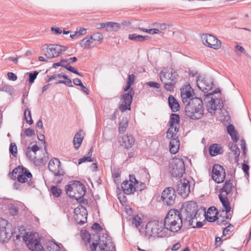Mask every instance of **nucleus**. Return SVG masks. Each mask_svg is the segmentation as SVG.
Instances as JSON below:
<instances>
[{
  "label": "nucleus",
  "mask_w": 251,
  "mask_h": 251,
  "mask_svg": "<svg viewBox=\"0 0 251 251\" xmlns=\"http://www.w3.org/2000/svg\"><path fill=\"white\" fill-rule=\"evenodd\" d=\"M180 212L183 218L184 225L190 226L193 228H200L203 225L201 222L198 221L201 214H202V211H200L198 209L196 202L190 201L186 203Z\"/></svg>",
  "instance_id": "nucleus-1"
},
{
  "label": "nucleus",
  "mask_w": 251,
  "mask_h": 251,
  "mask_svg": "<svg viewBox=\"0 0 251 251\" xmlns=\"http://www.w3.org/2000/svg\"><path fill=\"white\" fill-rule=\"evenodd\" d=\"M183 223V218L181 213L177 209H173L166 214L163 224L165 230L176 233L181 229Z\"/></svg>",
  "instance_id": "nucleus-2"
},
{
  "label": "nucleus",
  "mask_w": 251,
  "mask_h": 251,
  "mask_svg": "<svg viewBox=\"0 0 251 251\" xmlns=\"http://www.w3.org/2000/svg\"><path fill=\"white\" fill-rule=\"evenodd\" d=\"M186 115L192 120L201 119L204 114V107L201 99L195 97L189 100L185 106Z\"/></svg>",
  "instance_id": "nucleus-3"
},
{
  "label": "nucleus",
  "mask_w": 251,
  "mask_h": 251,
  "mask_svg": "<svg viewBox=\"0 0 251 251\" xmlns=\"http://www.w3.org/2000/svg\"><path fill=\"white\" fill-rule=\"evenodd\" d=\"M178 75L176 72L171 68H164L160 73V79L164 84L165 89L169 92L174 90Z\"/></svg>",
  "instance_id": "nucleus-4"
},
{
  "label": "nucleus",
  "mask_w": 251,
  "mask_h": 251,
  "mask_svg": "<svg viewBox=\"0 0 251 251\" xmlns=\"http://www.w3.org/2000/svg\"><path fill=\"white\" fill-rule=\"evenodd\" d=\"M65 191L71 198H75L79 202L83 201L86 193L85 186L79 181H71L66 186Z\"/></svg>",
  "instance_id": "nucleus-5"
},
{
  "label": "nucleus",
  "mask_w": 251,
  "mask_h": 251,
  "mask_svg": "<svg viewBox=\"0 0 251 251\" xmlns=\"http://www.w3.org/2000/svg\"><path fill=\"white\" fill-rule=\"evenodd\" d=\"M92 251H112L114 246L110 237L102 236L98 240L92 242L90 237L88 240Z\"/></svg>",
  "instance_id": "nucleus-6"
},
{
  "label": "nucleus",
  "mask_w": 251,
  "mask_h": 251,
  "mask_svg": "<svg viewBox=\"0 0 251 251\" xmlns=\"http://www.w3.org/2000/svg\"><path fill=\"white\" fill-rule=\"evenodd\" d=\"M146 234L148 236L162 237L165 236V228L161 221H152L148 223L145 227Z\"/></svg>",
  "instance_id": "nucleus-7"
},
{
  "label": "nucleus",
  "mask_w": 251,
  "mask_h": 251,
  "mask_svg": "<svg viewBox=\"0 0 251 251\" xmlns=\"http://www.w3.org/2000/svg\"><path fill=\"white\" fill-rule=\"evenodd\" d=\"M139 182L133 176H129V180L124 181L121 185L122 189L125 194L130 195L135 191H141L146 187L145 184H142L141 187H138Z\"/></svg>",
  "instance_id": "nucleus-8"
},
{
  "label": "nucleus",
  "mask_w": 251,
  "mask_h": 251,
  "mask_svg": "<svg viewBox=\"0 0 251 251\" xmlns=\"http://www.w3.org/2000/svg\"><path fill=\"white\" fill-rule=\"evenodd\" d=\"M37 233H27L24 236L23 239L27 247L32 251H45L38 239Z\"/></svg>",
  "instance_id": "nucleus-9"
},
{
  "label": "nucleus",
  "mask_w": 251,
  "mask_h": 251,
  "mask_svg": "<svg viewBox=\"0 0 251 251\" xmlns=\"http://www.w3.org/2000/svg\"><path fill=\"white\" fill-rule=\"evenodd\" d=\"M131 85L129 84H126V86L124 88L125 91L128 90L127 93L123 94L121 98V104L119 106V109L122 112H124L126 110L130 109V104L132 102V97L134 94V92Z\"/></svg>",
  "instance_id": "nucleus-10"
},
{
  "label": "nucleus",
  "mask_w": 251,
  "mask_h": 251,
  "mask_svg": "<svg viewBox=\"0 0 251 251\" xmlns=\"http://www.w3.org/2000/svg\"><path fill=\"white\" fill-rule=\"evenodd\" d=\"M185 168L182 159L175 158L170 167V173L174 177H180L185 173Z\"/></svg>",
  "instance_id": "nucleus-11"
},
{
  "label": "nucleus",
  "mask_w": 251,
  "mask_h": 251,
  "mask_svg": "<svg viewBox=\"0 0 251 251\" xmlns=\"http://www.w3.org/2000/svg\"><path fill=\"white\" fill-rule=\"evenodd\" d=\"M12 174L13 176L18 174L17 180L19 182L25 183L27 181L28 186L32 185L33 181L31 179L32 176L31 173L23 166H19L14 169L12 171Z\"/></svg>",
  "instance_id": "nucleus-12"
},
{
  "label": "nucleus",
  "mask_w": 251,
  "mask_h": 251,
  "mask_svg": "<svg viewBox=\"0 0 251 251\" xmlns=\"http://www.w3.org/2000/svg\"><path fill=\"white\" fill-rule=\"evenodd\" d=\"M180 117L176 114H172L170 116L169 124V128L167 132V137H175L177 135L179 129Z\"/></svg>",
  "instance_id": "nucleus-13"
},
{
  "label": "nucleus",
  "mask_w": 251,
  "mask_h": 251,
  "mask_svg": "<svg viewBox=\"0 0 251 251\" xmlns=\"http://www.w3.org/2000/svg\"><path fill=\"white\" fill-rule=\"evenodd\" d=\"M212 95V93L207 94L206 106L208 112L211 114H214L218 108L221 109L223 107V102L220 99H215L213 97H210Z\"/></svg>",
  "instance_id": "nucleus-14"
},
{
  "label": "nucleus",
  "mask_w": 251,
  "mask_h": 251,
  "mask_svg": "<svg viewBox=\"0 0 251 251\" xmlns=\"http://www.w3.org/2000/svg\"><path fill=\"white\" fill-rule=\"evenodd\" d=\"M176 198L175 191L172 187L166 188L162 193L161 200L167 206L173 205L175 203Z\"/></svg>",
  "instance_id": "nucleus-15"
},
{
  "label": "nucleus",
  "mask_w": 251,
  "mask_h": 251,
  "mask_svg": "<svg viewBox=\"0 0 251 251\" xmlns=\"http://www.w3.org/2000/svg\"><path fill=\"white\" fill-rule=\"evenodd\" d=\"M226 176L225 170L224 167L219 164H215L212 168V177L217 183L223 182Z\"/></svg>",
  "instance_id": "nucleus-16"
},
{
  "label": "nucleus",
  "mask_w": 251,
  "mask_h": 251,
  "mask_svg": "<svg viewBox=\"0 0 251 251\" xmlns=\"http://www.w3.org/2000/svg\"><path fill=\"white\" fill-rule=\"evenodd\" d=\"M176 190L177 193L182 198H186L190 193L189 181L186 178L180 179L177 182Z\"/></svg>",
  "instance_id": "nucleus-17"
},
{
  "label": "nucleus",
  "mask_w": 251,
  "mask_h": 251,
  "mask_svg": "<svg viewBox=\"0 0 251 251\" xmlns=\"http://www.w3.org/2000/svg\"><path fill=\"white\" fill-rule=\"evenodd\" d=\"M201 40L205 46L215 49L221 47V41L214 36L209 34H203L201 36Z\"/></svg>",
  "instance_id": "nucleus-18"
},
{
  "label": "nucleus",
  "mask_w": 251,
  "mask_h": 251,
  "mask_svg": "<svg viewBox=\"0 0 251 251\" xmlns=\"http://www.w3.org/2000/svg\"><path fill=\"white\" fill-rule=\"evenodd\" d=\"M66 48L59 45H50L47 48L46 56L49 58H52L59 56L62 51H65Z\"/></svg>",
  "instance_id": "nucleus-19"
},
{
  "label": "nucleus",
  "mask_w": 251,
  "mask_h": 251,
  "mask_svg": "<svg viewBox=\"0 0 251 251\" xmlns=\"http://www.w3.org/2000/svg\"><path fill=\"white\" fill-rule=\"evenodd\" d=\"M74 219L79 225H83L87 222V211L83 206H79L75 209Z\"/></svg>",
  "instance_id": "nucleus-20"
},
{
  "label": "nucleus",
  "mask_w": 251,
  "mask_h": 251,
  "mask_svg": "<svg viewBox=\"0 0 251 251\" xmlns=\"http://www.w3.org/2000/svg\"><path fill=\"white\" fill-rule=\"evenodd\" d=\"M60 165L61 163L59 159L54 158L50 160L48 164V168L55 176H60L64 174V171L61 168Z\"/></svg>",
  "instance_id": "nucleus-21"
},
{
  "label": "nucleus",
  "mask_w": 251,
  "mask_h": 251,
  "mask_svg": "<svg viewBox=\"0 0 251 251\" xmlns=\"http://www.w3.org/2000/svg\"><path fill=\"white\" fill-rule=\"evenodd\" d=\"M7 221L0 218V242H7L11 238V233L6 228Z\"/></svg>",
  "instance_id": "nucleus-22"
},
{
  "label": "nucleus",
  "mask_w": 251,
  "mask_h": 251,
  "mask_svg": "<svg viewBox=\"0 0 251 251\" xmlns=\"http://www.w3.org/2000/svg\"><path fill=\"white\" fill-rule=\"evenodd\" d=\"M181 97L182 101L184 104L187 103L193 97L194 91L193 89L190 85H186L181 89Z\"/></svg>",
  "instance_id": "nucleus-23"
},
{
  "label": "nucleus",
  "mask_w": 251,
  "mask_h": 251,
  "mask_svg": "<svg viewBox=\"0 0 251 251\" xmlns=\"http://www.w3.org/2000/svg\"><path fill=\"white\" fill-rule=\"evenodd\" d=\"M197 85L201 90L205 93L206 91L212 89L213 83L205 78L200 79L199 78L197 81Z\"/></svg>",
  "instance_id": "nucleus-24"
},
{
  "label": "nucleus",
  "mask_w": 251,
  "mask_h": 251,
  "mask_svg": "<svg viewBox=\"0 0 251 251\" xmlns=\"http://www.w3.org/2000/svg\"><path fill=\"white\" fill-rule=\"evenodd\" d=\"M171 139L170 142V151L172 154H176L179 148V140L177 135L175 137H169Z\"/></svg>",
  "instance_id": "nucleus-25"
},
{
  "label": "nucleus",
  "mask_w": 251,
  "mask_h": 251,
  "mask_svg": "<svg viewBox=\"0 0 251 251\" xmlns=\"http://www.w3.org/2000/svg\"><path fill=\"white\" fill-rule=\"evenodd\" d=\"M79 45L82 48L85 50H89L96 46L93 40L91 39L89 35L86 36L84 38L81 40Z\"/></svg>",
  "instance_id": "nucleus-26"
},
{
  "label": "nucleus",
  "mask_w": 251,
  "mask_h": 251,
  "mask_svg": "<svg viewBox=\"0 0 251 251\" xmlns=\"http://www.w3.org/2000/svg\"><path fill=\"white\" fill-rule=\"evenodd\" d=\"M219 198L222 205L225 209L226 214L229 213L231 210L230 202L227 196L224 195V194H220L219 195Z\"/></svg>",
  "instance_id": "nucleus-27"
},
{
  "label": "nucleus",
  "mask_w": 251,
  "mask_h": 251,
  "mask_svg": "<svg viewBox=\"0 0 251 251\" xmlns=\"http://www.w3.org/2000/svg\"><path fill=\"white\" fill-rule=\"evenodd\" d=\"M209 151L210 155L212 156L222 154L223 152L221 145L217 144H214L211 145L209 147Z\"/></svg>",
  "instance_id": "nucleus-28"
},
{
  "label": "nucleus",
  "mask_w": 251,
  "mask_h": 251,
  "mask_svg": "<svg viewBox=\"0 0 251 251\" xmlns=\"http://www.w3.org/2000/svg\"><path fill=\"white\" fill-rule=\"evenodd\" d=\"M168 103L171 110L175 112L179 110V104L177 100L172 95H170L168 98Z\"/></svg>",
  "instance_id": "nucleus-29"
},
{
  "label": "nucleus",
  "mask_w": 251,
  "mask_h": 251,
  "mask_svg": "<svg viewBox=\"0 0 251 251\" xmlns=\"http://www.w3.org/2000/svg\"><path fill=\"white\" fill-rule=\"evenodd\" d=\"M233 187L231 180H226L224 186L220 190V194H224V195L227 196L231 192Z\"/></svg>",
  "instance_id": "nucleus-30"
},
{
  "label": "nucleus",
  "mask_w": 251,
  "mask_h": 251,
  "mask_svg": "<svg viewBox=\"0 0 251 251\" xmlns=\"http://www.w3.org/2000/svg\"><path fill=\"white\" fill-rule=\"evenodd\" d=\"M123 145L126 149L130 148L134 143V140L131 135H125L122 137Z\"/></svg>",
  "instance_id": "nucleus-31"
},
{
  "label": "nucleus",
  "mask_w": 251,
  "mask_h": 251,
  "mask_svg": "<svg viewBox=\"0 0 251 251\" xmlns=\"http://www.w3.org/2000/svg\"><path fill=\"white\" fill-rule=\"evenodd\" d=\"M228 147L231 151L233 152L235 161H238L240 154V149L235 144L231 142L229 143Z\"/></svg>",
  "instance_id": "nucleus-32"
},
{
  "label": "nucleus",
  "mask_w": 251,
  "mask_h": 251,
  "mask_svg": "<svg viewBox=\"0 0 251 251\" xmlns=\"http://www.w3.org/2000/svg\"><path fill=\"white\" fill-rule=\"evenodd\" d=\"M83 139V137L80 133L77 132L75 134L73 139V144L75 149L77 150L79 148L82 142Z\"/></svg>",
  "instance_id": "nucleus-33"
},
{
  "label": "nucleus",
  "mask_w": 251,
  "mask_h": 251,
  "mask_svg": "<svg viewBox=\"0 0 251 251\" xmlns=\"http://www.w3.org/2000/svg\"><path fill=\"white\" fill-rule=\"evenodd\" d=\"M149 37L148 36H142L137 34H129L128 38L131 40L135 42H143L148 39Z\"/></svg>",
  "instance_id": "nucleus-34"
},
{
  "label": "nucleus",
  "mask_w": 251,
  "mask_h": 251,
  "mask_svg": "<svg viewBox=\"0 0 251 251\" xmlns=\"http://www.w3.org/2000/svg\"><path fill=\"white\" fill-rule=\"evenodd\" d=\"M227 133L230 135L232 140L234 142H237L238 140V138L237 137V134L235 130L234 126L232 125H228L227 127Z\"/></svg>",
  "instance_id": "nucleus-35"
},
{
  "label": "nucleus",
  "mask_w": 251,
  "mask_h": 251,
  "mask_svg": "<svg viewBox=\"0 0 251 251\" xmlns=\"http://www.w3.org/2000/svg\"><path fill=\"white\" fill-rule=\"evenodd\" d=\"M96 46L101 43L103 36L100 33H96L90 36Z\"/></svg>",
  "instance_id": "nucleus-36"
},
{
  "label": "nucleus",
  "mask_w": 251,
  "mask_h": 251,
  "mask_svg": "<svg viewBox=\"0 0 251 251\" xmlns=\"http://www.w3.org/2000/svg\"><path fill=\"white\" fill-rule=\"evenodd\" d=\"M128 125L127 118H123L119 124V131L120 133H123L126 129Z\"/></svg>",
  "instance_id": "nucleus-37"
},
{
  "label": "nucleus",
  "mask_w": 251,
  "mask_h": 251,
  "mask_svg": "<svg viewBox=\"0 0 251 251\" xmlns=\"http://www.w3.org/2000/svg\"><path fill=\"white\" fill-rule=\"evenodd\" d=\"M211 211H212V207H210L207 210V214L205 215V214H202L205 216V218L207 220L208 222H214L217 219L218 220H219V218L216 217L215 215L211 216ZM218 222H219V221H218Z\"/></svg>",
  "instance_id": "nucleus-38"
},
{
  "label": "nucleus",
  "mask_w": 251,
  "mask_h": 251,
  "mask_svg": "<svg viewBox=\"0 0 251 251\" xmlns=\"http://www.w3.org/2000/svg\"><path fill=\"white\" fill-rule=\"evenodd\" d=\"M107 31H117L120 29V24L117 23L109 22Z\"/></svg>",
  "instance_id": "nucleus-39"
},
{
  "label": "nucleus",
  "mask_w": 251,
  "mask_h": 251,
  "mask_svg": "<svg viewBox=\"0 0 251 251\" xmlns=\"http://www.w3.org/2000/svg\"><path fill=\"white\" fill-rule=\"evenodd\" d=\"M25 119L26 121V123L29 125H32L33 121L31 118V112L28 109H26L24 112Z\"/></svg>",
  "instance_id": "nucleus-40"
},
{
  "label": "nucleus",
  "mask_w": 251,
  "mask_h": 251,
  "mask_svg": "<svg viewBox=\"0 0 251 251\" xmlns=\"http://www.w3.org/2000/svg\"><path fill=\"white\" fill-rule=\"evenodd\" d=\"M62 77L63 78L66 79V80H59L56 82V84L63 83L67 86H69V87H73V85L72 84V81L71 79L69 78L66 75H63Z\"/></svg>",
  "instance_id": "nucleus-41"
},
{
  "label": "nucleus",
  "mask_w": 251,
  "mask_h": 251,
  "mask_svg": "<svg viewBox=\"0 0 251 251\" xmlns=\"http://www.w3.org/2000/svg\"><path fill=\"white\" fill-rule=\"evenodd\" d=\"M50 190L52 195L55 197H59L62 193V190L55 186H52Z\"/></svg>",
  "instance_id": "nucleus-42"
},
{
  "label": "nucleus",
  "mask_w": 251,
  "mask_h": 251,
  "mask_svg": "<svg viewBox=\"0 0 251 251\" xmlns=\"http://www.w3.org/2000/svg\"><path fill=\"white\" fill-rule=\"evenodd\" d=\"M9 151L14 156L17 154V147L14 143H11L10 145Z\"/></svg>",
  "instance_id": "nucleus-43"
},
{
  "label": "nucleus",
  "mask_w": 251,
  "mask_h": 251,
  "mask_svg": "<svg viewBox=\"0 0 251 251\" xmlns=\"http://www.w3.org/2000/svg\"><path fill=\"white\" fill-rule=\"evenodd\" d=\"M141 223V219L138 217L136 216L133 218L132 221V224L134 225L136 227H138Z\"/></svg>",
  "instance_id": "nucleus-44"
},
{
  "label": "nucleus",
  "mask_w": 251,
  "mask_h": 251,
  "mask_svg": "<svg viewBox=\"0 0 251 251\" xmlns=\"http://www.w3.org/2000/svg\"><path fill=\"white\" fill-rule=\"evenodd\" d=\"M38 72L36 71H34L33 73H30L29 74V83L31 84L32 83L34 80L36 79Z\"/></svg>",
  "instance_id": "nucleus-45"
},
{
  "label": "nucleus",
  "mask_w": 251,
  "mask_h": 251,
  "mask_svg": "<svg viewBox=\"0 0 251 251\" xmlns=\"http://www.w3.org/2000/svg\"><path fill=\"white\" fill-rule=\"evenodd\" d=\"M27 150L31 151L35 155L36 151L39 150V148L36 145H33V143H31L27 147Z\"/></svg>",
  "instance_id": "nucleus-46"
},
{
  "label": "nucleus",
  "mask_w": 251,
  "mask_h": 251,
  "mask_svg": "<svg viewBox=\"0 0 251 251\" xmlns=\"http://www.w3.org/2000/svg\"><path fill=\"white\" fill-rule=\"evenodd\" d=\"M233 229L234 226L231 225H229L224 229L223 232V235L226 236L227 234H229L233 231Z\"/></svg>",
  "instance_id": "nucleus-47"
},
{
  "label": "nucleus",
  "mask_w": 251,
  "mask_h": 251,
  "mask_svg": "<svg viewBox=\"0 0 251 251\" xmlns=\"http://www.w3.org/2000/svg\"><path fill=\"white\" fill-rule=\"evenodd\" d=\"M93 160L90 156H84L78 160V164L86 162H93Z\"/></svg>",
  "instance_id": "nucleus-48"
},
{
  "label": "nucleus",
  "mask_w": 251,
  "mask_h": 251,
  "mask_svg": "<svg viewBox=\"0 0 251 251\" xmlns=\"http://www.w3.org/2000/svg\"><path fill=\"white\" fill-rule=\"evenodd\" d=\"M135 76L133 74L129 75L128 76L127 84L132 85L135 81Z\"/></svg>",
  "instance_id": "nucleus-49"
},
{
  "label": "nucleus",
  "mask_w": 251,
  "mask_h": 251,
  "mask_svg": "<svg viewBox=\"0 0 251 251\" xmlns=\"http://www.w3.org/2000/svg\"><path fill=\"white\" fill-rule=\"evenodd\" d=\"M7 76L8 79L12 81H15L17 79V76L14 73L9 72L7 73Z\"/></svg>",
  "instance_id": "nucleus-50"
},
{
  "label": "nucleus",
  "mask_w": 251,
  "mask_h": 251,
  "mask_svg": "<svg viewBox=\"0 0 251 251\" xmlns=\"http://www.w3.org/2000/svg\"><path fill=\"white\" fill-rule=\"evenodd\" d=\"M76 33L79 35H85L86 34V29L84 28L79 27L76 29Z\"/></svg>",
  "instance_id": "nucleus-51"
},
{
  "label": "nucleus",
  "mask_w": 251,
  "mask_h": 251,
  "mask_svg": "<svg viewBox=\"0 0 251 251\" xmlns=\"http://www.w3.org/2000/svg\"><path fill=\"white\" fill-rule=\"evenodd\" d=\"M32 153L33 152L27 149L26 154L27 157H28V158L30 160H33L35 158V155L32 154Z\"/></svg>",
  "instance_id": "nucleus-52"
},
{
  "label": "nucleus",
  "mask_w": 251,
  "mask_h": 251,
  "mask_svg": "<svg viewBox=\"0 0 251 251\" xmlns=\"http://www.w3.org/2000/svg\"><path fill=\"white\" fill-rule=\"evenodd\" d=\"M27 136H32L34 134V131L30 128H27L25 132Z\"/></svg>",
  "instance_id": "nucleus-53"
},
{
  "label": "nucleus",
  "mask_w": 251,
  "mask_h": 251,
  "mask_svg": "<svg viewBox=\"0 0 251 251\" xmlns=\"http://www.w3.org/2000/svg\"><path fill=\"white\" fill-rule=\"evenodd\" d=\"M147 85L150 87H155L156 88H159L160 87V85L158 83L151 81L148 82Z\"/></svg>",
  "instance_id": "nucleus-54"
},
{
  "label": "nucleus",
  "mask_w": 251,
  "mask_h": 251,
  "mask_svg": "<svg viewBox=\"0 0 251 251\" xmlns=\"http://www.w3.org/2000/svg\"><path fill=\"white\" fill-rule=\"evenodd\" d=\"M249 166L245 163L242 164V169L244 172L249 175Z\"/></svg>",
  "instance_id": "nucleus-55"
},
{
  "label": "nucleus",
  "mask_w": 251,
  "mask_h": 251,
  "mask_svg": "<svg viewBox=\"0 0 251 251\" xmlns=\"http://www.w3.org/2000/svg\"><path fill=\"white\" fill-rule=\"evenodd\" d=\"M235 51L236 52H237V50H239L241 52L246 53V51H245V49L243 47H242V46H240L239 45H236L235 47Z\"/></svg>",
  "instance_id": "nucleus-56"
},
{
  "label": "nucleus",
  "mask_w": 251,
  "mask_h": 251,
  "mask_svg": "<svg viewBox=\"0 0 251 251\" xmlns=\"http://www.w3.org/2000/svg\"><path fill=\"white\" fill-rule=\"evenodd\" d=\"M92 228L93 229H95V230H98V231H100L101 230H102V228H101V226L98 223H95L93 225Z\"/></svg>",
  "instance_id": "nucleus-57"
},
{
  "label": "nucleus",
  "mask_w": 251,
  "mask_h": 251,
  "mask_svg": "<svg viewBox=\"0 0 251 251\" xmlns=\"http://www.w3.org/2000/svg\"><path fill=\"white\" fill-rule=\"evenodd\" d=\"M51 29L56 34H59L62 33V30L58 27H52Z\"/></svg>",
  "instance_id": "nucleus-58"
},
{
  "label": "nucleus",
  "mask_w": 251,
  "mask_h": 251,
  "mask_svg": "<svg viewBox=\"0 0 251 251\" xmlns=\"http://www.w3.org/2000/svg\"><path fill=\"white\" fill-rule=\"evenodd\" d=\"M161 31L158 29H149V33L152 34H157L159 33H160Z\"/></svg>",
  "instance_id": "nucleus-59"
},
{
  "label": "nucleus",
  "mask_w": 251,
  "mask_h": 251,
  "mask_svg": "<svg viewBox=\"0 0 251 251\" xmlns=\"http://www.w3.org/2000/svg\"><path fill=\"white\" fill-rule=\"evenodd\" d=\"M10 210H11V213L12 215H15L17 214L18 213V209L17 208L15 207L14 206H12L11 208H10Z\"/></svg>",
  "instance_id": "nucleus-60"
},
{
  "label": "nucleus",
  "mask_w": 251,
  "mask_h": 251,
  "mask_svg": "<svg viewBox=\"0 0 251 251\" xmlns=\"http://www.w3.org/2000/svg\"><path fill=\"white\" fill-rule=\"evenodd\" d=\"M246 144L245 140H242L241 141V149L243 150L244 154L246 153V152H245L246 150Z\"/></svg>",
  "instance_id": "nucleus-61"
},
{
  "label": "nucleus",
  "mask_w": 251,
  "mask_h": 251,
  "mask_svg": "<svg viewBox=\"0 0 251 251\" xmlns=\"http://www.w3.org/2000/svg\"><path fill=\"white\" fill-rule=\"evenodd\" d=\"M73 83L75 85L77 86H81L82 83L81 82L80 79L79 78H75L73 80Z\"/></svg>",
  "instance_id": "nucleus-62"
},
{
  "label": "nucleus",
  "mask_w": 251,
  "mask_h": 251,
  "mask_svg": "<svg viewBox=\"0 0 251 251\" xmlns=\"http://www.w3.org/2000/svg\"><path fill=\"white\" fill-rule=\"evenodd\" d=\"M36 126L40 129H42L43 128V125L42 119H39L38 120V121L36 123Z\"/></svg>",
  "instance_id": "nucleus-63"
},
{
  "label": "nucleus",
  "mask_w": 251,
  "mask_h": 251,
  "mask_svg": "<svg viewBox=\"0 0 251 251\" xmlns=\"http://www.w3.org/2000/svg\"><path fill=\"white\" fill-rule=\"evenodd\" d=\"M112 174H113V176L114 178H118V177H119L120 176V174L116 170L113 171Z\"/></svg>",
  "instance_id": "nucleus-64"
}]
</instances>
